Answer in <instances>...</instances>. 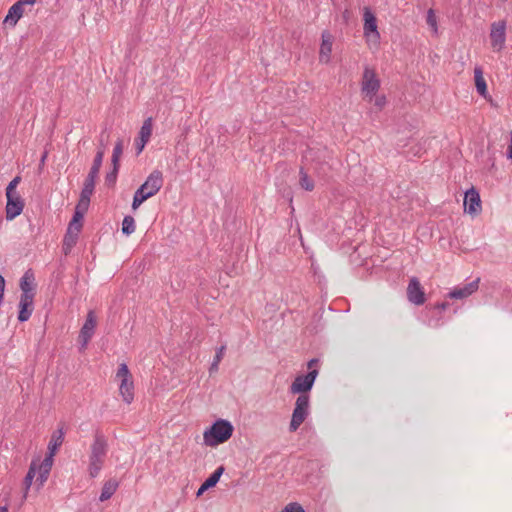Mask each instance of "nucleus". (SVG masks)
I'll use <instances>...</instances> for the list:
<instances>
[{"instance_id": "f257e3e1", "label": "nucleus", "mask_w": 512, "mask_h": 512, "mask_svg": "<svg viewBox=\"0 0 512 512\" xmlns=\"http://www.w3.org/2000/svg\"><path fill=\"white\" fill-rule=\"evenodd\" d=\"M108 452V441L105 435L96 430L94 440L90 447L88 471L91 478L99 475Z\"/></svg>"}, {"instance_id": "f03ea898", "label": "nucleus", "mask_w": 512, "mask_h": 512, "mask_svg": "<svg viewBox=\"0 0 512 512\" xmlns=\"http://www.w3.org/2000/svg\"><path fill=\"white\" fill-rule=\"evenodd\" d=\"M234 427L228 420L218 419L204 434V443L207 446H217L229 440L233 434Z\"/></svg>"}, {"instance_id": "7ed1b4c3", "label": "nucleus", "mask_w": 512, "mask_h": 512, "mask_svg": "<svg viewBox=\"0 0 512 512\" xmlns=\"http://www.w3.org/2000/svg\"><path fill=\"white\" fill-rule=\"evenodd\" d=\"M331 158L330 152L325 146L311 147L309 146L303 154V159L306 161L315 162L318 167L315 170L320 173V170L325 174L330 169L328 160Z\"/></svg>"}, {"instance_id": "20e7f679", "label": "nucleus", "mask_w": 512, "mask_h": 512, "mask_svg": "<svg viewBox=\"0 0 512 512\" xmlns=\"http://www.w3.org/2000/svg\"><path fill=\"white\" fill-rule=\"evenodd\" d=\"M309 395H299L295 402V407L292 413L291 421L289 424V431L295 432L300 425L306 420L309 414Z\"/></svg>"}, {"instance_id": "39448f33", "label": "nucleus", "mask_w": 512, "mask_h": 512, "mask_svg": "<svg viewBox=\"0 0 512 512\" xmlns=\"http://www.w3.org/2000/svg\"><path fill=\"white\" fill-rule=\"evenodd\" d=\"M318 373L317 369H313L306 375H298L290 386V392L292 394L308 395L307 393L312 389Z\"/></svg>"}, {"instance_id": "423d86ee", "label": "nucleus", "mask_w": 512, "mask_h": 512, "mask_svg": "<svg viewBox=\"0 0 512 512\" xmlns=\"http://www.w3.org/2000/svg\"><path fill=\"white\" fill-rule=\"evenodd\" d=\"M97 324V318L93 310L88 311L85 323L83 324L79 333V342L81 344V350L87 347V344L94 335Z\"/></svg>"}, {"instance_id": "0eeeda50", "label": "nucleus", "mask_w": 512, "mask_h": 512, "mask_svg": "<svg viewBox=\"0 0 512 512\" xmlns=\"http://www.w3.org/2000/svg\"><path fill=\"white\" fill-rule=\"evenodd\" d=\"M163 173L160 170H153L145 182L139 187L143 192L148 193L149 197L157 194L163 186Z\"/></svg>"}, {"instance_id": "6e6552de", "label": "nucleus", "mask_w": 512, "mask_h": 512, "mask_svg": "<svg viewBox=\"0 0 512 512\" xmlns=\"http://www.w3.org/2000/svg\"><path fill=\"white\" fill-rule=\"evenodd\" d=\"M407 299L410 303L420 306L426 301L425 292L417 277H412L407 287Z\"/></svg>"}, {"instance_id": "1a4fd4ad", "label": "nucleus", "mask_w": 512, "mask_h": 512, "mask_svg": "<svg viewBox=\"0 0 512 512\" xmlns=\"http://www.w3.org/2000/svg\"><path fill=\"white\" fill-rule=\"evenodd\" d=\"M35 3L36 0H18L8 10V14L5 17L4 22L11 26H15L18 20L23 16L25 6H33Z\"/></svg>"}, {"instance_id": "9d476101", "label": "nucleus", "mask_w": 512, "mask_h": 512, "mask_svg": "<svg viewBox=\"0 0 512 512\" xmlns=\"http://www.w3.org/2000/svg\"><path fill=\"white\" fill-rule=\"evenodd\" d=\"M363 18H364V26H363L364 36L378 41L380 39V33H379L378 27H377V19L369 7L364 8Z\"/></svg>"}, {"instance_id": "9b49d317", "label": "nucleus", "mask_w": 512, "mask_h": 512, "mask_svg": "<svg viewBox=\"0 0 512 512\" xmlns=\"http://www.w3.org/2000/svg\"><path fill=\"white\" fill-rule=\"evenodd\" d=\"M464 208L470 215H478L482 210L480 194L474 187L465 192Z\"/></svg>"}, {"instance_id": "f8f14e48", "label": "nucleus", "mask_w": 512, "mask_h": 512, "mask_svg": "<svg viewBox=\"0 0 512 512\" xmlns=\"http://www.w3.org/2000/svg\"><path fill=\"white\" fill-rule=\"evenodd\" d=\"M506 22L498 21L491 25L490 39L491 45L497 50H501L504 47L506 40Z\"/></svg>"}, {"instance_id": "ddd939ff", "label": "nucleus", "mask_w": 512, "mask_h": 512, "mask_svg": "<svg viewBox=\"0 0 512 512\" xmlns=\"http://www.w3.org/2000/svg\"><path fill=\"white\" fill-rule=\"evenodd\" d=\"M54 456V453L48 451L42 462L37 463V470L39 471V474L36 478V485L38 486V488L42 487L44 483L47 481L54 462ZM35 461L38 462V460Z\"/></svg>"}, {"instance_id": "4468645a", "label": "nucleus", "mask_w": 512, "mask_h": 512, "mask_svg": "<svg viewBox=\"0 0 512 512\" xmlns=\"http://www.w3.org/2000/svg\"><path fill=\"white\" fill-rule=\"evenodd\" d=\"M380 88V81L374 70L365 68L362 80V91L367 95H375Z\"/></svg>"}, {"instance_id": "2eb2a0df", "label": "nucleus", "mask_w": 512, "mask_h": 512, "mask_svg": "<svg viewBox=\"0 0 512 512\" xmlns=\"http://www.w3.org/2000/svg\"><path fill=\"white\" fill-rule=\"evenodd\" d=\"M6 199V219L11 221L22 213L25 203L20 195H13L12 197H6Z\"/></svg>"}, {"instance_id": "dca6fc26", "label": "nucleus", "mask_w": 512, "mask_h": 512, "mask_svg": "<svg viewBox=\"0 0 512 512\" xmlns=\"http://www.w3.org/2000/svg\"><path fill=\"white\" fill-rule=\"evenodd\" d=\"M479 281L480 279L477 278L463 286H457L447 294V297L450 299H465L478 290Z\"/></svg>"}, {"instance_id": "f3484780", "label": "nucleus", "mask_w": 512, "mask_h": 512, "mask_svg": "<svg viewBox=\"0 0 512 512\" xmlns=\"http://www.w3.org/2000/svg\"><path fill=\"white\" fill-rule=\"evenodd\" d=\"M333 41V35L328 30H324L321 34V45L319 51L320 62L328 63L330 61Z\"/></svg>"}, {"instance_id": "a211bd4d", "label": "nucleus", "mask_w": 512, "mask_h": 512, "mask_svg": "<svg viewBox=\"0 0 512 512\" xmlns=\"http://www.w3.org/2000/svg\"><path fill=\"white\" fill-rule=\"evenodd\" d=\"M20 297H35V276L32 269H28L20 279Z\"/></svg>"}, {"instance_id": "6ab92c4d", "label": "nucleus", "mask_w": 512, "mask_h": 512, "mask_svg": "<svg viewBox=\"0 0 512 512\" xmlns=\"http://www.w3.org/2000/svg\"><path fill=\"white\" fill-rule=\"evenodd\" d=\"M34 310V297H20L19 301V311H18V321L25 322L27 321Z\"/></svg>"}, {"instance_id": "aec40b11", "label": "nucleus", "mask_w": 512, "mask_h": 512, "mask_svg": "<svg viewBox=\"0 0 512 512\" xmlns=\"http://www.w3.org/2000/svg\"><path fill=\"white\" fill-rule=\"evenodd\" d=\"M225 468L223 465L219 466L199 487L196 495L200 496L205 491L209 490L210 488H213L216 486V484L219 482L220 477L224 473Z\"/></svg>"}, {"instance_id": "412c9836", "label": "nucleus", "mask_w": 512, "mask_h": 512, "mask_svg": "<svg viewBox=\"0 0 512 512\" xmlns=\"http://www.w3.org/2000/svg\"><path fill=\"white\" fill-rule=\"evenodd\" d=\"M119 392L123 401L127 404L132 403L134 399V384L132 380L122 379L119 386Z\"/></svg>"}, {"instance_id": "4be33fe9", "label": "nucleus", "mask_w": 512, "mask_h": 512, "mask_svg": "<svg viewBox=\"0 0 512 512\" xmlns=\"http://www.w3.org/2000/svg\"><path fill=\"white\" fill-rule=\"evenodd\" d=\"M64 436L65 431L63 427L56 429L51 435V439L48 444V451L56 454L57 450L64 442Z\"/></svg>"}, {"instance_id": "5701e85b", "label": "nucleus", "mask_w": 512, "mask_h": 512, "mask_svg": "<svg viewBox=\"0 0 512 512\" xmlns=\"http://www.w3.org/2000/svg\"><path fill=\"white\" fill-rule=\"evenodd\" d=\"M474 80L477 92L479 95L486 98L488 95L487 84L483 77V70L480 66H477L474 69Z\"/></svg>"}, {"instance_id": "b1692460", "label": "nucleus", "mask_w": 512, "mask_h": 512, "mask_svg": "<svg viewBox=\"0 0 512 512\" xmlns=\"http://www.w3.org/2000/svg\"><path fill=\"white\" fill-rule=\"evenodd\" d=\"M118 486H119V482L116 479L107 480L103 484L99 500L101 502H104V501L110 499L114 495V493L117 491Z\"/></svg>"}, {"instance_id": "393cba45", "label": "nucleus", "mask_w": 512, "mask_h": 512, "mask_svg": "<svg viewBox=\"0 0 512 512\" xmlns=\"http://www.w3.org/2000/svg\"><path fill=\"white\" fill-rule=\"evenodd\" d=\"M37 472V462L32 460L29 470L23 480L24 493H23V501L27 498L28 491L32 485L33 479L36 476Z\"/></svg>"}, {"instance_id": "a878e982", "label": "nucleus", "mask_w": 512, "mask_h": 512, "mask_svg": "<svg viewBox=\"0 0 512 512\" xmlns=\"http://www.w3.org/2000/svg\"><path fill=\"white\" fill-rule=\"evenodd\" d=\"M299 185L306 191H312L315 187L314 181L303 167L299 170Z\"/></svg>"}, {"instance_id": "bb28decb", "label": "nucleus", "mask_w": 512, "mask_h": 512, "mask_svg": "<svg viewBox=\"0 0 512 512\" xmlns=\"http://www.w3.org/2000/svg\"><path fill=\"white\" fill-rule=\"evenodd\" d=\"M93 193L94 188L82 187L80 199L78 201V208H82L83 211H87L90 204V198Z\"/></svg>"}, {"instance_id": "cd10ccee", "label": "nucleus", "mask_w": 512, "mask_h": 512, "mask_svg": "<svg viewBox=\"0 0 512 512\" xmlns=\"http://www.w3.org/2000/svg\"><path fill=\"white\" fill-rule=\"evenodd\" d=\"M152 134V118H147L139 131V138L143 140V142H148L150 139V136Z\"/></svg>"}, {"instance_id": "c85d7f7f", "label": "nucleus", "mask_w": 512, "mask_h": 512, "mask_svg": "<svg viewBox=\"0 0 512 512\" xmlns=\"http://www.w3.org/2000/svg\"><path fill=\"white\" fill-rule=\"evenodd\" d=\"M78 236L79 235L77 234L69 233L68 231H66L63 240V251L66 255L70 252L71 248L76 245Z\"/></svg>"}, {"instance_id": "c756f323", "label": "nucleus", "mask_w": 512, "mask_h": 512, "mask_svg": "<svg viewBox=\"0 0 512 512\" xmlns=\"http://www.w3.org/2000/svg\"><path fill=\"white\" fill-rule=\"evenodd\" d=\"M136 229L135 220L132 216L127 215L122 221V233L125 235L132 234Z\"/></svg>"}, {"instance_id": "7c9ffc66", "label": "nucleus", "mask_w": 512, "mask_h": 512, "mask_svg": "<svg viewBox=\"0 0 512 512\" xmlns=\"http://www.w3.org/2000/svg\"><path fill=\"white\" fill-rule=\"evenodd\" d=\"M123 153V140L118 139L115 143L113 153H112V166L120 165V157Z\"/></svg>"}, {"instance_id": "2f4dec72", "label": "nucleus", "mask_w": 512, "mask_h": 512, "mask_svg": "<svg viewBox=\"0 0 512 512\" xmlns=\"http://www.w3.org/2000/svg\"><path fill=\"white\" fill-rule=\"evenodd\" d=\"M148 198H150L148 193L143 192L142 189L138 188L133 196L132 209L136 210Z\"/></svg>"}, {"instance_id": "473e14b6", "label": "nucleus", "mask_w": 512, "mask_h": 512, "mask_svg": "<svg viewBox=\"0 0 512 512\" xmlns=\"http://www.w3.org/2000/svg\"><path fill=\"white\" fill-rule=\"evenodd\" d=\"M120 165L112 166V170L105 176V184L109 187H113L116 183Z\"/></svg>"}, {"instance_id": "72a5a7b5", "label": "nucleus", "mask_w": 512, "mask_h": 512, "mask_svg": "<svg viewBox=\"0 0 512 512\" xmlns=\"http://www.w3.org/2000/svg\"><path fill=\"white\" fill-rule=\"evenodd\" d=\"M224 350H225V346H221L217 349L216 354L213 359V362L211 363V366H210V372L218 370V365L223 358Z\"/></svg>"}, {"instance_id": "f704fd0d", "label": "nucleus", "mask_w": 512, "mask_h": 512, "mask_svg": "<svg viewBox=\"0 0 512 512\" xmlns=\"http://www.w3.org/2000/svg\"><path fill=\"white\" fill-rule=\"evenodd\" d=\"M116 377L119 378L120 381H122V379L132 380V375L125 363L120 364Z\"/></svg>"}, {"instance_id": "c9c22d12", "label": "nucleus", "mask_w": 512, "mask_h": 512, "mask_svg": "<svg viewBox=\"0 0 512 512\" xmlns=\"http://www.w3.org/2000/svg\"><path fill=\"white\" fill-rule=\"evenodd\" d=\"M21 178L19 176H16L6 187V197H12L13 195H19L15 189L18 183L20 182Z\"/></svg>"}, {"instance_id": "e433bc0d", "label": "nucleus", "mask_w": 512, "mask_h": 512, "mask_svg": "<svg viewBox=\"0 0 512 512\" xmlns=\"http://www.w3.org/2000/svg\"><path fill=\"white\" fill-rule=\"evenodd\" d=\"M103 159H104L103 151L102 150L97 151L90 169L100 172V169H101V166L103 163Z\"/></svg>"}, {"instance_id": "4c0bfd02", "label": "nucleus", "mask_w": 512, "mask_h": 512, "mask_svg": "<svg viewBox=\"0 0 512 512\" xmlns=\"http://www.w3.org/2000/svg\"><path fill=\"white\" fill-rule=\"evenodd\" d=\"M427 24L437 32V20L433 9H429L426 17Z\"/></svg>"}, {"instance_id": "58836bf2", "label": "nucleus", "mask_w": 512, "mask_h": 512, "mask_svg": "<svg viewBox=\"0 0 512 512\" xmlns=\"http://www.w3.org/2000/svg\"><path fill=\"white\" fill-rule=\"evenodd\" d=\"M281 512H306L304 508L297 502L287 504Z\"/></svg>"}, {"instance_id": "ea45409f", "label": "nucleus", "mask_w": 512, "mask_h": 512, "mask_svg": "<svg viewBox=\"0 0 512 512\" xmlns=\"http://www.w3.org/2000/svg\"><path fill=\"white\" fill-rule=\"evenodd\" d=\"M82 227H83V222H74V221L71 220L69 222L67 231L69 233H73V234L79 235V233L81 232Z\"/></svg>"}, {"instance_id": "a19ab883", "label": "nucleus", "mask_w": 512, "mask_h": 512, "mask_svg": "<svg viewBox=\"0 0 512 512\" xmlns=\"http://www.w3.org/2000/svg\"><path fill=\"white\" fill-rule=\"evenodd\" d=\"M86 211H83L82 208H78V205L76 206L75 213L72 217V221L74 222H82L83 221V215Z\"/></svg>"}, {"instance_id": "79ce46f5", "label": "nucleus", "mask_w": 512, "mask_h": 512, "mask_svg": "<svg viewBox=\"0 0 512 512\" xmlns=\"http://www.w3.org/2000/svg\"><path fill=\"white\" fill-rule=\"evenodd\" d=\"M146 144H147V142H143V140H141V138L136 139L135 145H136L137 155H139L143 151Z\"/></svg>"}, {"instance_id": "37998d69", "label": "nucleus", "mask_w": 512, "mask_h": 512, "mask_svg": "<svg viewBox=\"0 0 512 512\" xmlns=\"http://www.w3.org/2000/svg\"><path fill=\"white\" fill-rule=\"evenodd\" d=\"M386 103V98L385 96H378L375 100V105L379 108V109H382L383 106L385 105Z\"/></svg>"}, {"instance_id": "c03bdc74", "label": "nucleus", "mask_w": 512, "mask_h": 512, "mask_svg": "<svg viewBox=\"0 0 512 512\" xmlns=\"http://www.w3.org/2000/svg\"><path fill=\"white\" fill-rule=\"evenodd\" d=\"M449 306H450V304L448 302H441V303H437L436 305H434L433 309L439 310L441 312V311L446 310Z\"/></svg>"}, {"instance_id": "a18cd8bd", "label": "nucleus", "mask_w": 512, "mask_h": 512, "mask_svg": "<svg viewBox=\"0 0 512 512\" xmlns=\"http://www.w3.org/2000/svg\"><path fill=\"white\" fill-rule=\"evenodd\" d=\"M4 291H5V279L0 274V300H3V298H4Z\"/></svg>"}, {"instance_id": "49530a36", "label": "nucleus", "mask_w": 512, "mask_h": 512, "mask_svg": "<svg viewBox=\"0 0 512 512\" xmlns=\"http://www.w3.org/2000/svg\"><path fill=\"white\" fill-rule=\"evenodd\" d=\"M95 183H96V181L86 177L85 180H84V183H83V187H88V188H94L95 189Z\"/></svg>"}, {"instance_id": "de8ad7c7", "label": "nucleus", "mask_w": 512, "mask_h": 512, "mask_svg": "<svg viewBox=\"0 0 512 512\" xmlns=\"http://www.w3.org/2000/svg\"><path fill=\"white\" fill-rule=\"evenodd\" d=\"M105 147H106V143H105V140L103 138V133L101 134V137H100V140H99V147H98V150L97 151H103V156L105 155Z\"/></svg>"}, {"instance_id": "09e8293b", "label": "nucleus", "mask_w": 512, "mask_h": 512, "mask_svg": "<svg viewBox=\"0 0 512 512\" xmlns=\"http://www.w3.org/2000/svg\"><path fill=\"white\" fill-rule=\"evenodd\" d=\"M319 363V360L317 358H313L311 360H309V362L307 363V367L308 369L311 371L313 369H315L314 367Z\"/></svg>"}, {"instance_id": "8fccbe9b", "label": "nucleus", "mask_w": 512, "mask_h": 512, "mask_svg": "<svg viewBox=\"0 0 512 512\" xmlns=\"http://www.w3.org/2000/svg\"><path fill=\"white\" fill-rule=\"evenodd\" d=\"M98 174L99 172L98 171H95V170H91L89 171L88 175H87V178L89 179H93L94 181H96V179L98 178Z\"/></svg>"}, {"instance_id": "3c124183", "label": "nucleus", "mask_w": 512, "mask_h": 512, "mask_svg": "<svg viewBox=\"0 0 512 512\" xmlns=\"http://www.w3.org/2000/svg\"><path fill=\"white\" fill-rule=\"evenodd\" d=\"M510 136H511V143L508 147V153H507V156L509 159L512 160V131L510 132Z\"/></svg>"}, {"instance_id": "603ef678", "label": "nucleus", "mask_w": 512, "mask_h": 512, "mask_svg": "<svg viewBox=\"0 0 512 512\" xmlns=\"http://www.w3.org/2000/svg\"><path fill=\"white\" fill-rule=\"evenodd\" d=\"M46 157H47V152H44V154L41 157L40 165L44 164Z\"/></svg>"}, {"instance_id": "864d4df0", "label": "nucleus", "mask_w": 512, "mask_h": 512, "mask_svg": "<svg viewBox=\"0 0 512 512\" xmlns=\"http://www.w3.org/2000/svg\"><path fill=\"white\" fill-rule=\"evenodd\" d=\"M0 512H8V507L7 506H1L0 507Z\"/></svg>"}]
</instances>
